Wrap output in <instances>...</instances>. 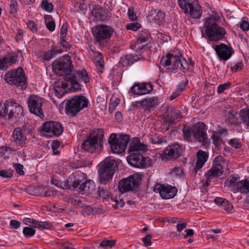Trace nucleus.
<instances>
[{
	"mask_svg": "<svg viewBox=\"0 0 249 249\" xmlns=\"http://www.w3.org/2000/svg\"><path fill=\"white\" fill-rule=\"evenodd\" d=\"M94 188V182L91 180H87L85 177L83 184H82L81 191L80 193L82 195H88L92 193Z\"/></svg>",
	"mask_w": 249,
	"mask_h": 249,
	"instance_id": "nucleus-32",
	"label": "nucleus"
},
{
	"mask_svg": "<svg viewBox=\"0 0 249 249\" xmlns=\"http://www.w3.org/2000/svg\"><path fill=\"white\" fill-rule=\"evenodd\" d=\"M119 100L116 99L114 102L111 103L109 104L108 110L110 113H112L115 109L116 107L118 105Z\"/></svg>",
	"mask_w": 249,
	"mask_h": 249,
	"instance_id": "nucleus-61",
	"label": "nucleus"
},
{
	"mask_svg": "<svg viewBox=\"0 0 249 249\" xmlns=\"http://www.w3.org/2000/svg\"><path fill=\"white\" fill-rule=\"evenodd\" d=\"M70 86L69 89L71 88V85L69 82L66 81H62L60 85L55 86L53 89L54 95L58 98L62 97V96L67 93V88Z\"/></svg>",
	"mask_w": 249,
	"mask_h": 249,
	"instance_id": "nucleus-31",
	"label": "nucleus"
},
{
	"mask_svg": "<svg viewBox=\"0 0 249 249\" xmlns=\"http://www.w3.org/2000/svg\"><path fill=\"white\" fill-rule=\"evenodd\" d=\"M153 89V86L150 83H135L129 90V93L137 95H145L150 93Z\"/></svg>",
	"mask_w": 249,
	"mask_h": 249,
	"instance_id": "nucleus-21",
	"label": "nucleus"
},
{
	"mask_svg": "<svg viewBox=\"0 0 249 249\" xmlns=\"http://www.w3.org/2000/svg\"><path fill=\"white\" fill-rule=\"evenodd\" d=\"M92 15L98 21H106L107 19L108 11L99 5H96L92 11Z\"/></svg>",
	"mask_w": 249,
	"mask_h": 249,
	"instance_id": "nucleus-28",
	"label": "nucleus"
},
{
	"mask_svg": "<svg viewBox=\"0 0 249 249\" xmlns=\"http://www.w3.org/2000/svg\"><path fill=\"white\" fill-rule=\"evenodd\" d=\"M8 107L6 105V101L4 103L0 102V117L3 118L8 116Z\"/></svg>",
	"mask_w": 249,
	"mask_h": 249,
	"instance_id": "nucleus-44",
	"label": "nucleus"
},
{
	"mask_svg": "<svg viewBox=\"0 0 249 249\" xmlns=\"http://www.w3.org/2000/svg\"><path fill=\"white\" fill-rule=\"evenodd\" d=\"M42 190V188L40 187H36V188H34L33 187L29 186L28 187L26 190L27 192H28L29 194L32 195H41L42 193H40L37 190Z\"/></svg>",
	"mask_w": 249,
	"mask_h": 249,
	"instance_id": "nucleus-49",
	"label": "nucleus"
},
{
	"mask_svg": "<svg viewBox=\"0 0 249 249\" xmlns=\"http://www.w3.org/2000/svg\"><path fill=\"white\" fill-rule=\"evenodd\" d=\"M183 139L188 142H195L192 127L184 126L182 129Z\"/></svg>",
	"mask_w": 249,
	"mask_h": 249,
	"instance_id": "nucleus-36",
	"label": "nucleus"
},
{
	"mask_svg": "<svg viewBox=\"0 0 249 249\" xmlns=\"http://www.w3.org/2000/svg\"><path fill=\"white\" fill-rule=\"evenodd\" d=\"M28 27L33 32L37 31V27L34 21L29 20L27 23Z\"/></svg>",
	"mask_w": 249,
	"mask_h": 249,
	"instance_id": "nucleus-59",
	"label": "nucleus"
},
{
	"mask_svg": "<svg viewBox=\"0 0 249 249\" xmlns=\"http://www.w3.org/2000/svg\"><path fill=\"white\" fill-rule=\"evenodd\" d=\"M229 144L234 147L235 148H239L241 147V144L240 143L235 139H231L229 142Z\"/></svg>",
	"mask_w": 249,
	"mask_h": 249,
	"instance_id": "nucleus-62",
	"label": "nucleus"
},
{
	"mask_svg": "<svg viewBox=\"0 0 249 249\" xmlns=\"http://www.w3.org/2000/svg\"><path fill=\"white\" fill-rule=\"evenodd\" d=\"M88 99L83 95H76L67 101L65 105V112L71 117L76 116L81 110L88 107Z\"/></svg>",
	"mask_w": 249,
	"mask_h": 249,
	"instance_id": "nucleus-6",
	"label": "nucleus"
},
{
	"mask_svg": "<svg viewBox=\"0 0 249 249\" xmlns=\"http://www.w3.org/2000/svg\"><path fill=\"white\" fill-rule=\"evenodd\" d=\"M28 107L32 113L35 114L40 117L44 116L42 106L44 103L42 98L38 96L32 95L28 100Z\"/></svg>",
	"mask_w": 249,
	"mask_h": 249,
	"instance_id": "nucleus-18",
	"label": "nucleus"
},
{
	"mask_svg": "<svg viewBox=\"0 0 249 249\" xmlns=\"http://www.w3.org/2000/svg\"><path fill=\"white\" fill-rule=\"evenodd\" d=\"M4 79L9 85L21 87L22 89H26L27 87L25 72L23 69L20 67L6 72Z\"/></svg>",
	"mask_w": 249,
	"mask_h": 249,
	"instance_id": "nucleus-7",
	"label": "nucleus"
},
{
	"mask_svg": "<svg viewBox=\"0 0 249 249\" xmlns=\"http://www.w3.org/2000/svg\"><path fill=\"white\" fill-rule=\"evenodd\" d=\"M192 127L196 142L206 145L208 142V137L206 132L207 128L205 124L203 122H198Z\"/></svg>",
	"mask_w": 249,
	"mask_h": 249,
	"instance_id": "nucleus-14",
	"label": "nucleus"
},
{
	"mask_svg": "<svg viewBox=\"0 0 249 249\" xmlns=\"http://www.w3.org/2000/svg\"><path fill=\"white\" fill-rule=\"evenodd\" d=\"M204 90L207 96H212L215 92L214 86L213 84L208 83L205 85Z\"/></svg>",
	"mask_w": 249,
	"mask_h": 249,
	"instance_id": "nucleus-42",
	"label": "nucleus"
},
{
	"mask_svg": "<svg viewBox=\"0 0 249 249\" xmlns=\"http://www.w3.org/2000/svg\"><path fill=\"white\" fill-rule=\"evenodd\" d=\"M14 167L17 172L20 175H23L24 172L23 171V166L20 163H15Z\"/></svg>",
	"mask_w": 249,
	"mask_h": 249,
	"instance_id": "nucleus-57",
	"label": "nucleus"
},
{
	"mask_svg": "<svg viewBox=\"0 0 249 249\" xmlns=\"http://www.w3.org/2000/svg\"><path fill=\"white\" fill-rule=\"evenodd\" d=\"M103 137L102 129L93 131L86 137L82 143L81 147L85 151L90 153L100 151L103 147Z\"/></svg>",
	"mask_w": 249,
	"mask_h": 249,
	"instance_id": "nucleus-4",
	"label": "nucleus"
},
{
	"mask_svg": "<svg viewBox=\"0 0 249 249\" xmlns=\"http://www.w3.org/2000/svg\"><path fill=\"white\" fill-rule=\"evenodd\" d=\"M116 241L113 240L104 239L100 244V246L102 248L110 247L111 248L115 245Z\"/></svg>",
	"mask_w": 249,
	"mask_h": 249,
	"instance_id": "nucleus-47",
	"label": "nucleus"
},
{
	"mask_svg": "<svg viewBox=\"0 0 249 249\" xmlns=\"http://www.w3.org/2000/svg\"><path fill=\"white\" fill-rule=\"evenodd\" d=\"M160 65L164 67L167 73H172L178 68L184 72L189 69V63L178 50L171 51L163 56L160 59Z\"/></svg>",
	"mask_w": 249,
	"mask_h": 249,
	"instance_id": "nucleus-2",
	"label": "nucleus"
},
{
	"mask_svg": "<svg viewBox=\"0 0 249 249\" xmlns=\"http://www.w3.org/2000/svg\"><path fill=\"white\" fill-rule=\"evenodd\" d=\"M167 114L165 118L164 122L169 124H172L181 118L180 111L172 107H168L166 109Z\"/></svg>",
	"mask_w": 249,
	"mask_h": 249,
	"instance_id": "nucleus-25",
	"label": "nucleus"
},
{
	"mask_svg": "<svg viewBox=\"0 0 249 249\" xmlns=\"http://www.w3.org/2000/svg\"><path fill=\"white\" fill-rule=\"evenodd\" d=\"M41 130L42 133H47L49 137L59 136L62 134L63 128L59 123L50 121L43 123Z\"/></svg>",
	"mask_w": 249,
	"mask_h": 249,
	"instance_id": "nucleus-15",
	"label": "nucleus"
},
{
	"mask_svg": "<svg viewBox=\"0 0 249 249\" xmlns=\"http://www.w3.org/2000/svg\"><path fill=\"white\" fill-rule=\"evenodd\" d=\"M14 171L11 170H0V176L6 178H11L13 175Z\"/></svg>",
	"mask_w": 249,
	"mask_h": 249,
	"instance_id": "nucleus-52",
	"label": "nucleus"
},
{
	"mask_svg": "<svg viewBox=\"0 0 249 249\" xmlns=\"http://www.w3.org/2000/svg\"><path fill=\"white\" fill-rule=\"evenodd\" d=\"M147 12V15L149 20L154 21L157 24L161 25L165 22V14L161 11L149 8Z\"/></svg>",
	"mask_w": 249,
	"mask_h": 249,
	"instance_id": "nucleus-22",
	"label": "nucleus"
},
{
	"mask_svg": "<svg viewBox=\"0 0 249 249\" xmlns=\"http://www.w3.org/2000/svg\"><path fill=\"white\" fill-rule=\"evenodd\" d=\"M22 131L27 137L28 136H32L34 132V127L29 123L24 124L21 127Z\"/></svg>",
	"mask_w": 249,
	"mask_h": 249,
	"instance_id": "nucleus-38",
	"label": "nucleus"
},
{
	"mask_svg": "<svg viewBox=\"0 0 249 249\" xmlns=\"http://www.w3.org/2000/svg\"><path fill=\"white\" fill-rule=\"evenodd\" d=\"M85 178L84 174H73L69 177L67 182L64 183V185L62 187L64 189H68L72 187L73 190L80 193Z\"/></svg>",
	"mask_w": 249,
	"mask_h": 249,
	"instance_id": "nucleus-13",
	"label": "nucleus"
},
{
	"mask_svg": "<svg viewBox=\"0 0 249 249\" xmlns=\"http://www.w3.org/2000/svg\"><path fill=\"white\" fill-rule=\"evenodd\" d=\"M6 105L8 107V118L19 119L24 116L23 109L21 105L17 103L16 100L10 99L6 100Z\"/></svg>",
	"mask_w": 249,
	"mask_h": 249,
	"instance_id": "nucleus-16",
	"label": "nucleus"
},
{
	"mask_svg": "<svg viewBox=\"0 0 249 249\" xmlns=\"http://www.w3.org/2000/svg\"><path fill=\"white\" fill-rule=\"evenodd\" d=\"M226 120L231 124H238V113L237 111L231 110L225 115Z\"/></svg>",
	"mask_w": 249,
	"mask_h": 249,
	"instance_id": "nucleus-37",
	"label": "nucleus"
},
{
	"mask_svg": "<svg viewBox=\"0 0 249 249\" xmlns=\"http://www.w3.org/2000/svg\"><path fill=\"white\" fill-rule=\"evenodd\" d=\"M116 166L115 160L111 158L106 159L100 164L98 173L100 183L107 184L112 179Z\"/></svg>",
	"mask_w": 249,
	"mask_h": 249,
	"instance_id": "nucleus-5",
	"label": "nucleus"
},
{
	"mask_svg": "<svg viewBox=\"0 0 249 249\" xmlns=\"http://www.w3.org/2000/svg\"><path fill=\"white\" fill-rule=\"evenodd\" d=\"M10 13L12 15H16L18 12V3L16 0H12L10 4Z\"/></svg>",
	"mask_w": 249,
	"mask_h": 249,
	"instance_id": "nucleus-50",
	"label": "nucleus"
},
{
	"mask_svg": "<svg viewBox=\"0 0 249 249\" xmlns=\"http://www.w3.org/2000/svg\"><path fill=\"white\" fill-rule=\"evenodd\" d=\"M231 84L230 82L220 84L217 88V93L218 94L223 93L225 90L228 89L231 87Z\"/></svg>",
	"mask_w": 249,
	"mask_h": 249,
	"instance_id": "nucleus-53",
	"label": "nucleus"
},
{
	"mask_svg": "<svg viewBox=\"0 0 249 249\" xmlns=\"http://www.w3.org/2000/svg\"><path fill=\"white\" fill-rule=\"evenodd\" d=\"M62 52L61 49H58L55 46L52 47L50 50L48 52H45L43 53V58L44 60L49 61L53 57H54L56 54Z\"/></svg>",
	"mask_w": 249,
	"mask_h": 249,
	"instance_id": "nucleus-35",
	"label": "nucleus"
},
{
	"mask_svg": "<svg viewBox=\"0 0 249 249\" xmlns=\"http://www.w3.org/2000/svg\"><path fill=\"white\" fill-rule=\"evenodd\" d=\"M213 48L218 58L221 60H228L234 53L232 47L224 43L216 45Z\"/></svg>",
	"mask_w": 249,
	"mask_h": 249,
	"instance_id": "nucleus-20",
	"label": "nucleus"
},
{
	"mask_svg": "<svg viewBox=\"0 0 249 249\" xmlns=\"http://www.w3.org/2000/svg\"><path fill=\"white\" fill-rule=\"evenodd\" d=\"M40 6L43 10L49 12H51L53 9V4L49 3L48 0H43Z\"/></svg>",
	"mask_w": 249,
	"mask_h": 249,
	"instance_id": "nucleus-43",
	"label": "nucleus"
},
{
	"mask_svg": "<svg viewBox=\"0 0 249 249\" xmlns=\"http://www.w3.org/2000/svg\"><path fill=\"white\" fill-rule=\"evenodd\" d=\"M181 147L178 144L175 143L168 147L164 151L165 156L170 158H178L181 152Z\"/></svg>",
	"mask_w": 249,
	"mask_h": 249,
	"instance_id": "nucleus-29",
	"label": "nucleus"
},
{
	"mask_svg": "<svg viewBox=\"0 0 249 249\" xmlns=\"http://www.w3.org/2000/svg\"><path fill=\"white\" fill-rule=\"evenodd\" d=\"M243 119L248 126H249V109H243Z\"/></svg>",
	"mask_w": 249,
	"mask_h": 249,
	"instance_id": "nucleus-56",
	"label": "nucleus"
},
{
	"mask_svg": "<svg viewBox=\"0 0 249 249\" xmlns=\"http://www.w3.org/2000/svg\"><path fill=\"white\" fill-rule=\"evenodd\" d=\"M214 202L228 213L231 212V211L233 208L231 203L229 200L224 198L216 197L214 198Z\"/></svg>",
	"mask_w": 249,
	"mask_h": 249,
	"instance_id": "nucleus-33",
	"label": "nucleus"
},
{
	"mask_svg": "<svg viewBox=\"0 0 249 249\" xmlns=\"http://www.w3.org/2000/svg\"><path fill=\"white\" fill-rule=\"evenodd\" d=\"M152 236L151 234H147L145 237L142 238V240L145 246L149 247L151 246L152 243L151 242V239Z\"/></svg>",
	"mask_w": 249,
	"mask_h": 249,
	"instance_id": "nucleus-58",
	"label": "nucleus"
},
{
	"mask_svg": "<svg viewBox=\"0 0 249 249\" xmlns=\"http://www.w3.org/2000/svg\"><path fill=\"white\" fill-rule=\"evenodd\" d=\"M99 194L100 197H102L103 199H106L110 200V198L112 197L108 191L106 189H104L101 187L99 188L98 189Z\"/></svg>",
	"mask_w": 249,
	"mask_h": 249,
	"instance_id": "nucleus-46",
	"label": "nucleus"
},
{
	"mask_svg": "<svg viewBox=\"0 0 249 249\" xmlns=\"http://www.w3.org/2000/svg\"><path fill=\"white\" fill-rule=\"evenodd\" d=\"M234 188L237 192H240L242 194H247L249 193V180L244 179L239 181L237 182Z\"/></svg>",
	"mask_w": 249,
	"mask_h": 249,
	"instance_id": "nucleus-34",
	"label": "nucleus"
},
{
	"mask_svg": "<svg viewBox=\"0 0 249 249\" xmlns=\"http://www.w3.org/2000/svg\"><path fill=\"white\" fill-rule=\"evenodd\" d=\"M212 139L213 141V143L215 145V146L217 148H219L221 146L222 143V140L220 137L217 134H213L212 136Z\"/></svg>",
	"mask_w": 249,
	"mask_h": 249,
	"instance_id": "nucleus-51",
	"label": "nucleus"
},
{
	"mask_svg": "<svg viewBox=\"0 0 249 249\" xmlns=\"http://www.w3.org/2000/svg\"><path fill=\"white\" fill-rule=\"evenodd\" d=\"M140 59L139 56L136 54H129L125 56V59L124 63L128 65L133 64L135 61Z\"/></svg>",
	"mask_w": 249,
	"mask_h": 249,
	"instance_id": "nucleus-40",
	"label": "nucleus"
},
{
	"mask_svg": "<svg viewBox=\"0 0 249 249\" xmlns=\"http://www.w3.org/2000/svg\"><path fill=\"white\" fill-rule=\"evenodd\" d=\"M223 158L217 156L213 161V165L209 170L205 174V177L208 178V180H211L214 178L219 177L223 174V167L221 162L223 161Z\"/></svg>",
	"mask_w": 249,
	"mask_h": 249,
	"instance_id": "nucleus-19",
	"label": "nucleus"
},
{
	"mask_svg": "<svg viewBox=\"0 0 249 249\" xmlns=\"http://www.w3.org/2000/svg\"><path fill=\"white\" fill-rule=\"evenodd\" d=\"M166 141L162 136H155L152 139L151 142L153 144H161L165 142Z\"/></svg>",
	"mask_w": 249,
	"mask_h": 249,
	"instance_id": "nucleus-54",
	"label": "nucleus"
},
{
	"mask_svg": "<svg viewBox=\"0 0 249 249\" xmlns=\"http://www.w3.org/2000/svg\"><path fill=\"white\" fill-rule=\"evenodd\" d=\"M243 63L242 62H238L231 68V71L232 72H237L243 69Z\"/></svg>",
	"mask_w": 249,
	"mask_h": 249,
	"instance_id": "nucleus-60",
	"label": "nucleus"
},
{
	"mask_svg": "<svg viewBox=\"0 0 249 249\" xmlns=\"http://www.w3.org/2000/svg\"><path fill=\"white\" fill-rule=\"evenodd\" d=\"M178 3L186 16L193 18L201 16L202 11L197 0H178Z\"/></svg>",
	"mask_w": 249,
	"mask_h": 249,
	"instance_id": "nucleus-8",
	"label": "nucleus"
},
{
	"mask_svg": "<svg viewBox=\"0 0 249 249\" xmlns=\"http://www.w3.org/2000/svg\"><path fill=\"white\" fill-rule=\"evenodd\" d=\"M53 69L57 75L65 76V81L70 84L71 88L69 90L71 92H76L82 89L80 81L85 84L89 81V77L86 70L72 71L73 66L71 58L69 55H64L53 62Z\"/></svg>",
	"mask_w": 249,
	"mask_h": 249,
	"instance_id": "nucleus-1",
	"label": "nucleus"
},
{
	"mask_svg": "<svg viewBox=\"0 0 249 249\" xmlns=\"http://www.w3.org/2000/svg\"><path fill=\"white\" fill-rule=\"evenodd\" d=\"M110 200L111 202L115 203V204H113V206L116 209L119 208H122L124 205V202L122 199L119 198V199L116 197H111Z\"/></svg>",
	"mask_w": 249,
	"mask_h": 249,
	"instance_id": "nucleus-48",
	"label": "nucleus"
},
{
	"mask_svg": "<svg viewBox=\"0 0 249 249\" xmlns=\"http://www.w3.org/2000/svg\"><path fill=\"white\" fill-rule=\"evenodd\" d=\"M146 150V145L142 143L139 140L136 138L133 139V141L131 142L128 151L129 154L131 153H142Z\"/></svg>",
	"mask_w": 249,
	"mask_h": 249,
	"instance_id": "nucleus-27",
	"label": "nucleus"
},
{
	"mask_svg": "<svg viewBox=\"0 0 249 249\" xmlns=\"http://www.w3.org/2000/svg\"><path fill=\"white\" fill-rule=\"evenodd\" d=\"M52 227V224L47 221L42 222L36 220V222L34 226L35 228H38L39 229H50Z\"/></svg>",
	"mask_w": 249,
	"mask_h": 249,
	"instance_id": "nucleus-39",
	"label": "nucleus"
},
{
	"mask_svg": "<svg viewBox=\"0 0 249 249\" xmlns=\"http://www.w3.org/2000/svg\"><path fill=\"white\" fill-rule=\"evenodd\" d=\"M159 105V100L156 97L145 98L140 101L139 108L146 111H150Z\"/></svg>",
	"mask_w": 249,
	"mask_h": 249,
	"instance_id": "nucleus-26",
	"label": "nucleus"
},
{
	"mask_svg": "<svg viewBox=\"0 0 249 249\" xmlns=\"http://www.w3.org/2000/svg\"><path fill=\"white\" fill-rule=\"evenodd\" d=\"M5 61V63L8 65V67L12 64L15 63L18 60V56L17 54H10L8 55L3 57Z\"/></svg>",
	"mask_w": 249,
	"mask_h": 249,
	"instance_id": "nucleus-41",
	"label": "nucleus"
},
{
	"mask_svg": "<svg viewBox=\"0 0 249 249\" xmlns=\"http://www.w3.org/2000/svg\"><path fill=\"white\" fill-rule=\"evenodd\" d=\"M155 192L159 193L163 199L173 198L177 194L178 190L176 187L168 184H161L157 183L154 188Z\"/></svg>",
	"mask_w": 249,
	"mask_h": 249,
	"instance_id": "nucleus-17",
	"label": "nucleus"
},
{
	"mask_svg": "<svg viewBox=\"0 0 249 249\" xmlns=\"http://www.w3.org/2000/svg\"><path fill=\"white\" fill-rule=\"evenodd\" d=\"M217 18L214 15H211L206 19L204 27L205 28V36L204 37L208 42L217 41L222 39L226 32L223 27L219 26L216 22Z\"/></svg>",
	"mask_w": 249,
	"mask_h": 249,
	"instance_id": "nucleus-3",
	"label": "nucleus"
},
{
	"mask_svg": "<svg viewBox=\"0 0 249 249\" xmlns=\"http://www.w3.org/2000/svg\"><path fill=\"white\" fill-rule=\"evenodd\" d=\"M92 32L95 41L100 43L110 40L115 33L114 29L112 26L104 24H100L93 27Z\"/></svg>",
	"mask_w": 249,
	"mask_h": 249,
	"instance_id": "nucleus-10",
	"label": "nucleus"
},
{
	"mask_svg": "<svg viewBox=\"0 0 249 249\" xmlns=\"http://www.w3.org/2000/svg\"><path fill=\"white\" fill-rule=\"evenodd\" d=\"M141 179L138 175H133L121 179L118 183L119 191L124 193L135 190L141 183Z\"/></svg>",
	"mask_w": 249,
	"mask_h": 249,
	"instance_id": "nucleus-11",
	"label": "nucleus"
},
{
	"mask_svg": "<svg viewBox=\"0 0 249 249\" xmlns=\"http://www.w3.org/2000/svg\"><path fill=\"white\" fill-rule=\"evenodd\" d=\"M150 37V35L148 31L146 30L142 31L138 35L137 41L134 43L131 44V48L136 50V52L141 50L145 46V45L141 44L147 41Z\"/></svg>",
	"mask_w": 249,
	"mask_h": 249,
	"instance_id": "nucleus-24",
	"label": "nucleus"
},
{
	"mask_svg": "<svg viewBox=\"0 0 249 249\" xmlns=\"http://www.w3.org/2000/svg\"><path fill=\"white\" fill-rule=\"evenodd\" d=\"M140 26V25L138 23H131L127 24L126 28L128 30L136 31Z\"/></svg>",
	"mask_w": 249,
	"mask_h": 249,
	"instance_id": "nucleus-63",
	"label": "nucleus"
},
{
	"mask_svg": "<svg viewBox=\"0 0 249 249\" xmlns=\"http://www.w3.org/2000/svg\"><path fill=\"white\" fill-rule=\"evenodd\" d=\"M128 16L129 18L132 21H136L137 19V17L134 12L133 7L131 6L128 9Z\"/></svg>",
	"mask_w": 249,
	"mask_h": 249,
	"instance_id": "nucleus-55",
	"label": "nucleus"
},
{
	"mask_svg": "<svg viewBox=\"0 0 249 249\" xmlns=\"http://www.w3.org/2000/svg\"><path fill=\"white\" fill-rule=\"evenodd\" d=\"M127 160L131 165L139 168H145L152 163L151 160L144 157L142 153H131L127 157Z\"/></svg>",
	"mask_w": 249,
	"mask_h": 249,
	"instance_id": "nucleus-12",
	"label": "nucleus"
},
{
	"mask_svg": "<svg viewBox=\"0 0 249 249\" xmlns=\"http://www.w3.org/2000/svg\"><path fill=\"white\" fill-rule=\"evenodd\" d=\"M130 140V136L127 134H111L108 140V143L113 153L120 154L126 149Z\"/></svg>",
	"mask_w": 249,
	"mask_h": 249,
	"instance_id": "nucleus-9",
	"label": "nucleus"
},
{
	"mask_svg": "<svg viewBox=\"0 0 249 249\" xmlns=\"http://www.w3.org/2000/svg\"><path fill=\"white\" fill-rule=\"evenodd\" d=\"M23 222L25 225L34 228L36 220L29 218H25L23 219Z\"/></svg>",
	"mask_w": 249,
	"mask_h": 249,
	"instance_id": "nucleus-64",
	"label": "nucleus"
},
{
	"mask_svg": "<svg viewBox=\"0 0 249 249\" xmlns=\"http://www.w3.org/2000/svg\"><path fill=\"white\" fill-rule=\"evenodd\" d=\"M196 156L197 161L194 168V172L196 174L203 167L208 158L207 153L201 150H199L197 151Z\"/></svg>",
	"mask_w": 249,
	"mask_h": 249,
	"instance_id": "nucleus-30",
	"label": "nucleus"
},
{
	"mask_svg": "<svg viewBox=\"0 0 249 249\" xmlns=\"http://www.w3.org/2000/svg\"><path fill=\"white\" fill-rule=\"evenodd\" d=\"M23 233L26 238H30L35 235L36 230L30 227H25L23 230Z\"/></svg>",
	"mask_w": 249,
	"mask_h": 249,
	"instance_id": "nucleus-45",
	"label": "nucleus"
},
{
	"mask_svg": "<svg viewBox=\"0 0 249 249\" xmlns=\"http://www.w3.org/2000/svg\"><path fill=\"white\" fill-rule=\"evenodd\" d=\"M12 137L15 144L20 147L25 146L28 141L27 137L23 133L21 128L19 127L14 129Z\"/></svg>",
	"mask_w": 249,
	"mask_h": 249,
	"instance_id": "nucleus-23",
	"label": "nucleus"
}]
</instances>
